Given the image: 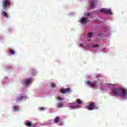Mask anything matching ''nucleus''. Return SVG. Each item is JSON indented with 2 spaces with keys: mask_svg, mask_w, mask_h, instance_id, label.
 <instances>
[{
  "mask_svg": "<svg viewBox=\"0 0 127 127\" xmlns=\"http://www.w3.org/2000/svg\"><path fill=\"white\" fill-rule=\"evenodd\" d=\"M65 104V102H60L57 105V108H63V106Z\"/></svg>",
  "mask_w": 127,
  "mask_h": 127,
  "instance_id": "nucleus-9",
  "label": "nucleus"
},
{
  "mask_svg": "<svg viewBox=\"0 0 127 127\" xmlns=\"http://www.w3.org/2000/svg\"><path fill=\"white\" fill-rule=\"evenodd\" d=\"M82 45H83V44H80V46L81 47H82Z\"/></svg>",
  "mask_w": 127,
  "mask_h": 127,
  "instance_id": "nucleus-24",
  "label": "nucleus"
},
{
  "mask_svg": "<svg viewBox=\"0 0 127 127\" xmlns=\"http://www.w3.org/2000/svg\"><path fill=\"white\" fill-rule=\"evenodd\" d=\"M45 109V108L44 107H41L39 108V110H40V111H44Z\"/></svg>",
  "mask_w": 127,
  "mask_h": 127,
  "instance_id": "nucleus-22",
  "label": "nucleus"
},
{
  "mask_svg": "<svg viewBox=\"0 0 127 127\" xmlns=\"http://www.w3.org/2000/svg\"><path fill=\"white\" fill-rule=\"evenodd\" d=\"M70 92H71V88L69 87L66 89L63 88L61 89V92H62V94H66V93H70Z\"/></svg>",
  "mask_w": 127,
  "mask_h": 127,
  "instance_id": "nucleus-6",
  "label": "nucleus"
},
{
  "mask_svg": "<svg viewBox=\"0 0 127 127\" xmlns=\"http://www.w3.org/2000/svg\"><path fill=\"white\" fill-rule=\"evenodd\" d=\"M114 96L125 97L127 96V89L123 88H114L112 89Z\"/></svg>",
  "mask_w": 127,
  "mask_h": 127,
  "instance_id": "nucleus-1",
  "label": "nucleus"
},
{
  "mask_svg": "<svg viewBox=\"0 0 127 127\" xmlns=\"http://www.w3.org/2000/svg\"><path fill=\"white\" fill-rule=\"evenodd\" d=\"M87 20H88V18L83 17L81 19L80 21L81 23H85V22H87Z\"/></svg>",
  "mask_w": 127,
  "mask_h": 127,
  "instance_id": "nucleus-10",
  "label": "nucleus"
},
{
  "mask_svg": "<svg viewBox=\"0 0 127 127\" xmlns=\"http://www.w3.org/2000/svg\"><path fill=\"white\" fill-rule=\"evenodd\" d=\"M1 14L2 16H4V17H6V18H7L8 17V15L7 14V13H6V12L3 10H2Z\"/></svg>",
  "mask_w": 127,
  "mask_h": 127,
  "instance_id": "nucleus-11",
  "label": "nucleus"
},
{
  "mask_svg": "<svg viewBox=\"0 0 127 127\" xmlns=\"http://www.w3.org/2000/svg\"><path fill=\"white\" fill-rule=\"evenodd\" d=\"M23 99H24V96L22 95V94H19L17 96L16 100L17 102H19Z\"/></svg>",
  "mask_w": 127,
  "mask_h": 127,
  "instance_id": "nucleus-7",
  "label": "nucleus"
},
{
  "mask_svg": "<svg viewBox=\"0 0 127 127\" xmlns=\"http://www.w3.org/2000/svg\"><path fill=\"white\" fill-rule=\"evenodd\" d=\"M54 123L56 124H58L59 122H60V117H56L55 119L54 120Z\"/></svg>",
  "mask_w": 127,
  "mask_h": 127,
  "instance_id": "nucleus-12",
  "label": "nucleus"
},
{
  "mask_svg": "<svg viewBox=\"0 0 127 127\" xmlns=\"http://www.w3.org/2000/svg\"><path fill=\"white\" fill-rule=\"evenodd\" d=\"M85 84H87L88 86H90L91 88H94V87H95V86L97 85V81H94L93 82H91L90 80H88L87 81H85Z\"/></svg>",
  "mask_w": 127,
  "mask_h": 127,
  "instance_id": "nucleus-3",
  "label": "nucleus"
},
{
  "mask_svg": "<svg viewBox=\"0 0 127 127\" xmlns=\"http://www.w3.org/2000/svg\"><path fill=\"white\" fill-rule=\"evenodd\" d=\"M88 110L89 111H93V110H95L96 108V105L94 102H90L89 105L87 106Z\"/></svg>",
  "mask_w": 127,
  "mask_h": 127,
  "instance_id": "nucleus-5",
  "label": "nucleus"
},
{
  "mask_svg": "<svg viewBox=\"0 0 127 127\" xmlns=\"http://www.w3.org/2000/svg\"><path fill=\"white\" fill-rule=\"evenodd\" d=\"M99 45H98V44H96V45H92V47H93V48H95V47H99Z\"/></svg>",
  "mask_w": 127,
  "mask_h": 127,
  "instance_id": "nucleus-21",
  "label": "nucleus"
},
{
  "mask_svg": "<svg viewBox=\"0 0 127 127\" xmlns=\"http://www.w3.org/2000/svg\"><path fill=\"white\" fill-rule=\"evenodd\" d=\"M88 41H91V39H89Z\"/></svg>",
  "mask_w": 127,
  "mask_h": 127,
  "instance_id": "nucleus-25",
  "label": "nucleus"
},
{
  "mask_svg": "<svg viewBox=\"0 0 127 127\" xmlns=\"http://www.w3.org/2000/svg\"><path fill=\"white\" fill-rule=\"evenodd\" d=\"M12 109L14 112H19V106H13Z\"/></svg>",
  "mask_w": 127,
  "mask_h": 127,
  "instance_id": "nucleus-8",
  "label": "nucleus"
},
{
  "mask_svg": "<svg viewBox=\"0 0 127 127\" xmlns=\"http://www.w3.org/2000/svg\"><path fill=\"white\" fill-rule=\"evenodd\" d=\"M91 6L92 8H95V2L94 1H92L91 2Z\"/></svg>",
  "mask_w": 127,
  "mask_h": 127,
  "instance_id": "nucleus-15",
  "label": "nucleus"
},
{
  "mask_svg": "<svg viewBox=\"0 0 127 127\" xmlns=\"http://www.w3.org/2000/svg\"><path fill=\"white\" fill-rule=\"evenodd\" d=\"M76 103L78 104V105H82V104H83V102H82V101L79 99H77Z\"/></svg>",
  "mask_w": 127,
  "mask_h": 127,
  "instance_id": "nucleus-14",
  "label": "nucleus"
},
{
  "mask_svg": "<svg viewBox=\"0 0 127 127\" xmlns=\"http://www.w3.org/2000/svg\"><path fill=\"white\" fill-rule=\"evenodd\" d=\"M57 99H58V100H59V101H63V98H62L60 97H58Z\"/></svg>",
  "mask_w": 127,
  "mask_h": 127,
  "instance_id": "nucleus-20",
  "label": "nucleus"
},
{
  "mask_svg": "<svg viewBox=\"0 0 127 127\" xmlns=\"http://www.w3.org/2000/svg\"><path fill=\"white\" fill-rule=\"evenodd\" d=\"M32 83V81L30 79H28L25 81V85H31Z\"/></svg>",
  "mask_w": 127,
  "mask_h": 127,
  "instance_id": "nucleus-13",
  "label": "nucleus"
},
{
  "mask_svg": "<svg viewBox=\"0 0 127 127\" xmlns=\"http://www.w3.org/2000/svg\"><path fill=\"white\" fill-rule=\"evenodd\" d=\"M9 52L10 53V54H12L13 55V54H14L15 52L14 51L11 50V49H9Z\"/></svg>",
  "mask_w": 127,
  "mask_h": 127,
  "instance_id": "nucleus-16",
  "label": "nucleus"
},
{
  "mask_svg": "<svg viewBox=\"0 0 127 127\" xmlns=\"http://www.w3.org/2000/svg\"><path fill=\"white\" fill-rule=\"evenodd\" d=\"M51 87L52 88H55L57 86L56 84L54 83H52L51 84Z\"/></svg>",
  "mask_w": 127,
  "mask_h": 127,
  "instance_id": "nucleus-17",
  "label": "nucleus"
},
{
  "mask_svg": "<svg viewBox=\"0 0 127 127\" xmlns=\"http://www.w3.org/2000/svg\"><path fill=\"white\" fill-rule=\"evenodd\" d=\"M86 15L87 17H89V16H90V13H87Z\"/></svg>",
  "mask_w": 127,
  "mask_h": 127,
  "instance_id": "nucleus-23",
  "label": "nucleus"
},
{
  "mask_svg": "<svg viewBox=\"0 0 127 127\" xmlns=\"http://www.w3.org/2000/svg\"><path fill=\"white\" fill-rule=\"evenodd\" d=\"M27 127H31L32 126V123L31 122H28L27 123Z\"/></svg>",
  "mask_w": 127,
  "mask_h": 127,
  "instance_id": "nucleus-18",
  "label": "nucleus"
},
{
  "mask_svg": "<svg viewBox=\"0 0 127 127\" xmlns=\"http://www.w3.org/2000/svg\"><path fill=\"white\" fill-rule=\"evenodd\" d=\"M71 108H75V106H71Z\"/></svg>",
  "mask_w": 127,
  "mask_h": 127,
  "instance_id": "nucleus-26",
  "label": "nucleus"
},
{
  "mask_svg": "<svg viewBox=\"0 0 127 127\" xmlns=\"http://www.w3.org/2000/svg\"><path fill=\"white\" fill-rule=\"evenodd\" d=\"M100 11L103 13H106V14L112 15V10L111 9L102 8L100 9Z\"/></svg>",
  "mask_w": 127,
  "mask_h": 127,
  "instance_id": "nucleus-4",
  "label": "nucleus"
},
{
  "mask_svg": "<svg viewBox=\"0 0 127 127\" xmlns=\"http://www.w3.org/2000/svg\"><path fill=\"white\" fill-rule=\"evenodd\" d=\"M2 7L4 10H6V7H10V1H9V0H3Z\"/></svg>",
  "mask_w": 127,
  "mask_h": 127,
  "instance_id": "nucleus-2",
  "label": "nucleus"
},
{
  "mask_svg": "<svg viewBox=\"0 0 127 127\" xmlns=\"http://www.w3.org/2000/svg\"><path fill=\"white\" fill-rule=\"evenodd\" d=\"M93 37V33L90 32L88 34V37Z\"/></svg>",
  "mask_w": 127,
  "mask_h": 127,
  "instance_id": "nucleus-19",
  "label": "nucleus"
}]
</instances>
